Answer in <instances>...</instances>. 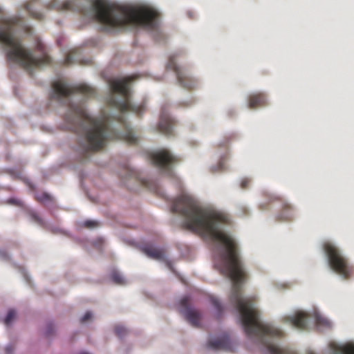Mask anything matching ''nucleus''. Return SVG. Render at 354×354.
Returning a JSON list of instances; mask_svg holds the SVG:
<instances>
[{"mask_svg": "<svg viewBox=\"0 0 354 354\" xmlns=\"http://www.w3.org/2000/svg\"><path fill=\"white\" fill-rule=\"evenodd\" d=\"M210 301L212 304L214 306V308L218 311V313H221L223 310L222 305L221 304L219 300L214 297H210Z\"/></svg>", "mask_w": 354, "mask_h": 354, "instance_id": "27", "label": "nucleus"}, {"mask_svg": "<svg viewBox=\"0 0 354 354\" xmlns=\"http://www.w3.org/2000/svg\"><path fill=\"white\" fill-rule=\"evenodd\" d=\"M221 149L223 153L221 155L219 153H216V156H220V157L217 165L211 167L210 169L212 171H220L226 169L225 163L228 158L227 147L224 145L221 146Z\"/></svg>", "mask_w": 354, "mask_h": 354, "instance_id": "14", "label": "nucleus"}, {"mask_svg": "<svg viewBox=\"0 0 354 354\" xmlns=\"http://www.w3.org/2000/svg\"><path fill=\"white\" fill-rule=\"evenodd\" d=\"M266 104V97L263 93L252 94L248 97V105L250 109H255Z\"/></svg>", "mask_w": 354, "mask_h": 354, "instance_id": "15", "label": "nucleus"}, {"mask_svg": "<svg viewBox=\"0 0 354 354\" xmlns=\"http://www.w3.org/2000/svg\"><path fill=\"white\" fill-rule=\"evenodd\" d=\"M316 323L318 325H323V326H330V323L329 322L324 319V318H322V317H317L316 319Z\"/></svg>", "mask_w": 354, "mask_h": 354, "instance_id": "29", "label": "nucleus"}, {"mask_svg": "<svg viewBox=\"0 0 354 354\" xmlns=\"http://www.w3.org/2000/svg\"><path fill=\"white\" fill-rule=\"evenodd\" d=\"M189 302L190 298L189 297H184L181 299L180 301L182 307L180 313L193 326L198 327L201 319V314L198 310L190 308Z\"/></svg>", "mask_w": 354, "mask_h": 354, "instance_id": "10", "label": "nucleus"}, {"mask_svg": "<svg viewBox=\"0 0 354 354\" xmlns=\"http://www.w3.org/2000/svg\"><path fill=\"white\" fill-rule=\"evenodd\" d=\"M175 59L174 55L169 57L167 68L172 70L176 73L177 81L180 86L187 90L195 88L198 85L197 80L177 66Z\"/></svg>", "mask_w": 354, "mask_h": 354, "instance_id": "8", "label": "nucleus"}, {"mask_svg": "<svg viewBox=\"0 0 354 354\" xmlns=\"http://www.w3.org/2000/svg\"><path fill=\"white\" fill-rule=\"evenodd\" d=\"M13 351L14 347L11 345L8 346L5 349L6 354H12Z\"/></svg>", "mask_w": 354, "mask_h": 354, "instance_id": "34", "label": "nucleus"}, {"mask_svg": "<svg viewBox=\"0 0 354 354\" xmlns=\"http://www.w3.org/2000/svg\"><path fill=\"white\" fill-rule=\"evenodd\" d=\"M100 225V222L95 220H86L82 223V226L87 229H94Z\"/></svg>", "mask_w": 354, "mask_h": 354, "instance_id": "23", "label": "nucleus"}, {"mask_svg": "<svg viewBox=\"0 0 354 354\" xmlns=\"http://www.w3.org/2000/svg\"><path fill=\"white\" fill-rule=\"evenodd\" d=\"M95 19L106 31L127 26H140L148 30L157 28L158 12L151 8L118 6L104 0H95L91 5Z\"/></svg>", "mask_w": 354, "mask_h": 354, "instance_id": "3", "label": "nucleus"}, {"mask_svg": "<svg viewBox=\"0 0 354 354\" xmlns=\"http://www.w3.org/2000/svg\"><path fill=\"white\" fill-rule=\"evenodd\" d=\"M17 23L16 17L0 21V44L3 47L7 60L17 64L28 71L50 64V57L40 45L39 48L42 55L41 57H35L32 52L23 45L21 40L15 35Z\"/></svg>", "mask_w": 354, "mask_h": 354, "instance_id": "4", "label": "nucleus"}, {"mask_svg": "<svg viewBox=\"0 0 354 354\" xmlns=\"http://www.w3.org/2000/svg\"><path fill=\"white\" fill-rule=\"evenodd\" d=\"M74 4L75 3L73 1H66L62 3H59L57 1H54L50 3V6L51 8L59 10H69L73 9Z\"/></svg>", "mask_w": 354, "mask_h": 354, "instance_id": "19", "label": "nucleus"}, {"mask_svg": "<svg viewBox=\"0 0 354 354\" xmlns=\"http://www.w3.org/2000/svg\"><path fill=\"white\" fill-rule=\"evenodd\" d=\"M39 3V1L36 0L28 2L26 4V9L32 18L41 20L43 19V15L41 12L35 10V8L37 7Z\"/></svg>", "mask_w": 354, "mask_h": 354, "instance_id": "18", "label": "nucleus"}, {"mask_svg": "<svg viewBox=\"0 0 354 354\" xmlns=\"http://www.w3.org/2000/svg\"><path fill=\"white\" fill-rule=\"evenodd\" d=\"M92 317V314L91 312H86L85 313V315L82 317L80 322L81 323H84L87 321H88L89 319H91Z\"/></svg>", "mask_w": 354, "mask_h": 354, "instance_id": "30", "label": "nucleus"}, {"mask_svg": "<svg viewBox=\"0 0 354 354\" xmlns=\"http://www.w3.org/2000/svg\"><path fill=\"white\" fill-rule=\"evenodd\" d=\"M250 183V180L248 178H245L244 180L242 181L241 184V187L242 189L247 188L248 185Z\"/></svg>", "mask_w": 354, "mask_h": 354, "instance_id": "33", "label": "nucleus"}, {"mask_svg": "<svg viewBox=\"0 0 354 354\" xmlns=\"http://www.w3.org/2000/svg\"><path fill=\"white\" fill-rule=\"evenodd\" d=\"M142 251L149 257L156 259L162 260L165 257V252L162 249L154 248L151 245H145L142 247Z\"/></svg>", "mask_w": 354, "mask_h": 354, "instance_id": "13", "label": "nucleus"}, {"mask_svg": "<svg viewBox=\"0 0 354 354\" xmlns=\"http://www.w3.org/2000/svg\"><path fill=\"white\" fill-rule=\"evenodd\" d=\"M30 189H31L32 190H34V188H33V187H32V185H30Z\"/></svg>", "mask_w": 354, "mask_h": 354, "instance_id": "37", "label": "nucleus"}, {"mask_svg": "<svg viewBox=\"0 0 354 354\" xmlns=\"http://www.w3.org/2000/svg\"><path fill=\"white\" fill-rule=\"evenodd\" d=\"M229 278L233 282L230 300L241 315V322L245 333L250 337H257L270 354H286L270 339L282 337L284 333L272 325L263 324L259 320V312L254 306V297H242L241 283L247 277Z\"/></svg>", "mask_w": 354, "mask_h": 354, "instance_id": "2", "label": "nucleus"}, {"mask_svg": "<svg viewBox=\"0 0 354 354\" xmlns=\"http://www.w3.org/2000/svg\"><path fill=\"white\" fill-rule=\"evenodd\" d=\"M281 201L282 202L281 210L277 215V220L279 221H290L294 216V209L288 203L283 201L279 196H272V201Z\"/></svg>", "mask_w": 354, "mask_h": 354, "instance_id": "11", "label": "nucleus"}, {"mask_svg": "<svg viewBox=\"0 0 354 354\" xmlns=\"http://www.w3.org/2000/svg\"><path fill=\"white\" fill-rule=\"evenodd\" d=\"M115 333L118 337L122 338L127 334V330L122 326H116Z\"/></svg>", "mask_w": 354, "mask_h": 354, "instance_id": "26", "label": "nucleus"}, {"mask_svg": "<svg viewBox=\"0 0 354 354\" xmlns=\"http://www.w3.org/2000/svg\"><path fill=\"white\" fill-rule=\"evenodd\" d=\"M152 163L160 169L167 170L173 165L178 162L180 159L173 155L169 150L161 149L150 154Z\"/></svg>", "mask_w": 354, "mask_h": 354, "instance_id": "9", "label": "nucleus"}, {"mask_svg": "<svg viewBox=\"0 0 354 354\" xmlns=\"http://www.w3.org/2000/svg\"><path fill=\"white\" fill-rule=\"evenodd\" d=\"M174 125V120L171 118L167 113L164 112L161 113L158 125V131L166 136L171 135Z\"/></svg>", "mask_w": 354, "mask_h": 354, "instance_id": "12", "label": "nucleus"}, {"mask_svg": "<svg viewBox=\"0 0 354 354\" xmlns=\"http://www.w3.org/2000/svg\"><path fill=\"white\" fill-rule=\"evenodd\" d=\"M134 80V77H126L123 78H116L110 81V87L113 93L121 95L122 99L118 100L114 96H111L109 100V104L120 110L121 112L132 111L140 114L143 111V105H134L130 101V91L129 84Z\"/></svg>", "mask_w": 354, "mask_h": 354, "instance_id": "5", "label": "nucleus"}, {"mask_svg": "<svg viewBox=\"0 0 354 354\" xmlns=\"http://www.w3.org/2000/svg\"><path fill=\"white\" fill-rule=\"evenodd\" d=\"M207 347L214 350L227 349L230 346L229 339L226 337L218 338L214 340H209Z\"/></svg>", "mask_w": 354, "mask_h": 354, "instance_id": "17", "label": "nucleus"}, {"mask_svg": "<svg viewBox=\"0 0 354 354\" xmlns=\"http://www.w3.org/2000/svg\"><path fill=\"white\" fill-rule=\"evenodd\" d=\"M133 179L139 181V183L142 185L148 186L147 185L148 180H146L147 178H133ZM147 180H153V178H147Z\"/></svg>", "mask_w": 354, "mask_h": 354, "instance_id": "31", "label": "nucleus"}, {"mask_svg": "<svg viewBox=\"0 0 354 354\" xmlns=\"http://www.w3.org/2000/svg\"><path fill=\"white\" fill-rule=\"evenodd\" d=\"M53 93L52 99L59 100L62 98H67L75 93H82L87 97H93L95 95L93 88L85 84H80L71 86L62 80H57L52 84Z\"/></svg>", "mask_w": 354, "mask_h": 354, "instance_id": "7", "label": "nucleus"}, {"mask_svg": "<svg viewBox=\"0 0 354 354\" xmlns=\"http://www.w3.org/2000/svg\"><path fill=\"white\" fill-rule=\"evenodd\" d=\"M53 333V326L49 325L48 328L46 331V335L49 336Z\"/></svg>", "mask_w": 354, "mask_h": 354, "instance_id": "35", "label": "nucleus"}, {"mask_svg": "<svg viewBox=\"0 0 354 354\" xmlns=\"http://www.w3.org/2000/svg\"><path fill=\"white\" fill-rule=\"evenodd\" d=\"M68 113L66 122L73 131L82 133L85 140L82 146L84 153L95 152L104 147L107 140L120 138L130 145H136L138 138L131 129L126 127L123 133L115 134L110 131L108 120L105 117L93 118L87 112L82 103H68Z\"/></svg>", "mask_w": 354, "mask_h": 354, "instance_id": "1", "label": "nucleus"}, {"mask_svg": "<svg viewBox=\"0 0 354 354\" xmlns=\"http://www.w3.org/2000/svg\"><path fill=\"white\" fill-rule=\"evenodd\" d=\"M111 279L115 283L118 285H124L126 283L125 279L120 273L117 271L112 272L111 274Z\"/></svg>", "mask_w": 354, "mask_h": 354, "instance_id": "22", "label": "nucleus"}, {"mask_svg": "<svg viewBox=\"0 0 354 354\" xmlns=\"http://www.w3.org/2000/svg\"><path fill=\"white\" fill-rule=\"evenodd\" d=\"M149 188L151 191H153V192H156L157 194L160 193L159 187H158V185H156V184H154V185H153L151 186H149Z\"/></svg>", "mask_w": 354, "mask_h": 354, "instance_id": "32", "label": "nucleus"}, {"mask_svg": "<svg viewBox=\"0 0 354 354\" xmlns=\"http://www.w3.org/2000/svg\"><path fill=\"white\" fill-rule=\"evenodd\" d=\"M16 315H17V313L15 310H13V309L9 310L6 318L4 319V324L6 326H9L12 323V322L14 320V319L15 318Z\"/></svg>", "mask_w": 354, "mask_h": 354, "instance_id": "25", "label": "nucleus"}, {"mask_svg": "<svg viewBox=\"0 0 354 354\" xmlns=\"http://www.w3.org/2000/svg\"><path fill=\"white\" fill-rule=\"evenodd\" d=\"M29 214L34 222H35L36 223L41 226L44 225L45 223L44 220L41 218V217L39 215L37 212L35 211H31L30 212Z\"/></svg>", "mask_w": 354, "mask_h": 354, "instance_id": "24", "label": "nucleus"}, {"mask_svg": "<svg viewBox=\"0 0 354 354\" xmlns=\"http://www.w3.org/2000/svg\"><path fill=\"white\" fill-rule=\"evenodd\" d=\"M35 198L41 203H53V198L46 192H35Z\"/></svg>", "mask_w": 354, "mask_h": 354, "instance_id": "20", "label": "nucleus"}, {"mask_svg": "<svg viewBox=\"0 0 354 354\" xmlns=\"http://www.w3.org/2000/svg\"><path fill=\"white\" fill-rule=\"evenodd\" d=\"M306 314L298 313L294 317H290L291 324L298 329L305 330L307 328Z\"/></svg>", "mask_w": 354, "mask_h": 354, "instance_id": "16", "label": "nucleus"}, {"mask_svg": "<svg viewBox=\"0 0 354 354\" xmlns=\"http://www.w3.org/2000/svg\"><path fill=\"white\" fill-rule=\"evenodd\" d=\"M323 248L327 254L330 268L344 279L350 278L353 272V268L339 250L330 242L324 243Z\"/></svg>", "mask_w": 354, "mask_h": 354, "instance_id": "6", "label": "nucleus"}, {"mask_svg": "<svg viewBox=\"0 0 354 354\" xmlns=\"http://www.w3.org/2000/svg\"><path fill=\"white\" fill-rule=\"evenodd\" d=\"M307 354H315V353H313V351H309V352H308V353H307Z\"/></svg>", "mask_w": 354, "mask_h": 354, "instance_id": "36", "label": "nucleus"}, {"mask_svg": "<svg viewBox=\"0 0 354 354\" xmlns=\"http://www.w3.org/2000/svg\"><path fill=\"white\" fill-rule=\"evenodd\" d=\"M337 354H354V344L346 345L343 348L342 352Z\"/></svg>", "mask_w": 354, "mask_h": 354, "instance_id": "28", "label": "nucleus"}, {"mask_svg": "<svg viewBox=\"0 0 354 354\" xmlns=\"http://www.w3.org/2000/svg\"><path fill=\"white\" fill-rule=\"evenodd\" d=\"M78 54V50L77 49L71 50L66 56L65 59L64 61V65H70L74 64L77 62L76 59V56Z\"/></svg>", "mask_w": 354, "mask_h": 354, "instance_id": "21", "label": "nucleus"}]
</instances>
